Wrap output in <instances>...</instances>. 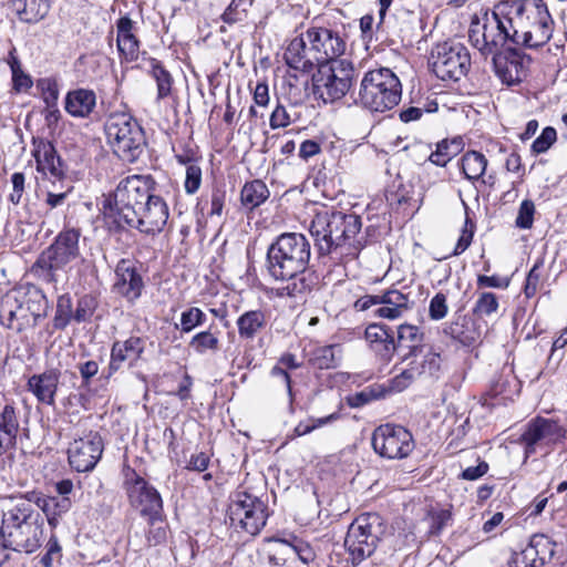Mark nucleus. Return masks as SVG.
<instances>
[{"mask_svg":"<svg viewBox=\"0 0 567 567\" xmlns=\"http://www.w3.org/2000/svg\"><path fill=\"white\" fill-rule=\"evenodd\" d=\"M310 256V243L300 233H284L269 245L266 258L269 276L275 280L289 281L278 289V297L297 298L318 285V276L308 269Z\"/></svg>","mask_w":567,"mask_h":567,"instance_id":"f257e3e1","label":"nucleus"},{"mask_svg":"<svg viewBox=\"0 0 567 567\" xmlns=\"http://www.w3.org/2000/svg\"><path fill=\"white\" fill-rule=\"evenodd\" d=\"M43 520L30 502L11 497L2 511L0 525V566L9 559V550L31 554L40 548Z\"/></svg>","mask_w":567,"mask_h":567,"instance_id":"f03ea898","label":"nucleus"},{"mask_svg":"<svg viewBox=\"0 0 567 567\" xmlns=\"http://www.w3.org/2000/svg\"><path fill=\"white\" fill-rule=\"evenodd\" d=\"M361 226V218L355 214L326 210L315 216L310 234L319 255H332L338 260L353 259L360 250L355 236Z\"/></svg>","mask_w":567,"mask_h":567,"instance_id":"7ed1b4c3","label":"nucleus"},{"mask_svg":"<svg viewBox=\"0 0 567 567\" xmlns=\"http://www.w3.org/2000/svg\"><path fill=\"white\" fill-rule=\"evenodd\" d=\"M48 308L47 297L35 286L11 289L0 299V324L28 340L45 319Z\"/></svg>","mask_w":567,"mask_h":567,"instance_id":"20e7f679","label":"nucleus"},{"mask_svg":"<svg viewBox=\"0 0 567 567\" xmlns=\"http://www.w3.org/2000/svg\"><path fill=\"white\" fill-rule=\"evenodd\" d=\"M506 3L514 44L536 49L551 39L554 20L543 0H506Z\"/></svg>","mask_w":567,"mask_h":567,"instance_id":"39448f33","label":"nucleus"},{"mask_svg":"<svg viewBox=\"0 0 567 567\" xmlns=\"http://www.w3.org/2000/svg\"><path fill=\"white\" fill-rule=\"evenodd\" d=\"M155 181L151 175H132L122 179L112 198L104 204V217L112 229H123L135 218L136 210L155 192Z\"/></svg>","mask_w":567,"mask_h":567,"instance_id":"423d86ee","label":"nucleus"},{"mask_svg":"<svg viewBox=\"0 0 567 567\" xmlns=\"http://www.w3.org/2000/svg\"><path fill=\"white\" fill-rule=\"evenodd\" d=\"M107 143L126 163H135L144 154L146 137L141 124L127 113H112L105 123Z\"/></svg>","mask_w":567,"mask_h":567,"instance_id":"0eeeda50","label":"nucleus"},{"mask_svg":"<svg viewBox=\"0 0 567 567\" xmlns=\"http://www.w3.org/2000/svg\"><path fill=\"white\" fill-rule=\"evenodd\" d=\"M402 96V85L389 68L368 71L361 80L359 97L371 112H386L396 106Z\"/></svg>","mask_w":567,"mask_h":567,"instance_id":"6e6552de","label":"nucleus"},{"mask_svg":"<svg viewBox=\"0 0 567 567\" xmlns=\"http://www.w3.org/2000/svg\"><path fill=\"white\" fill-rule=\"evenodd\" d=\"M81 231L65 228L45 248L32 266V272L47 284L58 282V271L80 256Z\"/></svg>","mask_w":567,"mask_h":567,"instance_id":"1a4fd4ad","label":"nucleus"},{"mask_svg":"<svg viewBox=\"0 0 567 567\" xmlns=\"http://www.w3.org/2000/svg\"><path fill=\"white\" fill-rule=\"evenodd\" d=\"M385 529L383 518L377 513H363L350 524L344 547L353 566L375 551Z\"/></svg>","mask_w":567,"mask_h":567,"instance_id":"9d476101","label":"nucleus"},{"mask_svg":"<svg viewBox=\"0 0 567 567\" xmlns=\"http://www.w3.org/2000/svg\"><path fill=\"white\" fill-rule=\"evenodd\" d=\"M354 72L353 63L347 59L318 64L311 79L313 94L324 103L341 100L353 84Z\"/></svg>","mask_w":567,"mask_h":567,"instance_id":"9b49d317","label":"nucleus"},{"mask_svg":"<svg viewBox=\"0 0 567 567\" xmlns=\"http://www.w3.org/2000/svg\"><path fill=\"white\" fill-rule=\"evenodd\" d=\"M230 525L251 536L258 535L266 526L267 506L257 496L245 491L235 492L227 509Z\"/></svg>","mask_w":567,"mask_h":567,"instance_id":"f8f14e48","label":"nucleus"},{"mask_svg":"<svg viewBox=\"0 0 567 567\" xmlns=\"http://www.w3.org/2000/svg\"><path fill=\"white\" fill-rule=\"evenodd\" d=\"M431 66L439 79L458 81L471 66V55L461 42L446 41L433 49Z\"/></svg>","mask_w":567,"mask_h":567,"instance_id":"ddd939ff","label":"nucleus"},{"mask_svg":"<svg viewBox=\"0 0 567 567\" xmlns=\"http://www.w3.org/2000/svg\"><path fill=\"white\" fill-rule=\"evenodd\" d=\"M124 488L130 505L151 524L162 518L163 499L159 492L135 471L125 475Z\"/></svg>","mask_w":567,"mask_h":567,"instance_id":"4468645a","label":"nucleus"},{"mask_svg":"<svg viewBox=\"0 0 567 567\" xmlns=\"http://www.w3.org/2000/svg\"><path fill=\"white\" fill-rule=\"evenodd\" d=\"M375 453L389 460H401L414 450L412 434L401 425L382 424L372 434Z\"/></svg>","mask_w":567,"mask_h":567,"instance_id":"2eb2a0df","label":"nucleus"},{"mask_svg":"<svg viewBox=\"0 0 567 567\" xmlns=\"http://www.w3.org/2000/svg\"><path fill=\"white\" fill-rule=\"evenodd\" d=\"M511 20L507 10V3L501 1L495 6L492 13L485 16L483 24V49L492 56L499 53V49L507 42H513Z\"/></svg>","mask_w":567,"mask_h":567,"instance_id":"dca6fc26","label":"nucleus"},{"mask_svg":"<svg viewBox=\"0 0 567 567\" xmlns=\"http://www.w3.org/2000/svg\"><path fill=\"white\" fill-rule=\"evenodd\" d=\"M103 450L102 436L97 432L90 431L70 443L69 463L76 472H90L96 466Z\"/></svg>","mask_w":567,"mask_h":567,"instance_id":"f3484780","label":"nucleus"},{"mask_svg":"<svg viewBox=\"0 0 567 567\" xmlns=\"http://www.w3.org/2000/svg\"><path fill=\"white\" fill-rule=\"evenodd\" d=\"M305 35L318 64H322L324 61L340 60L339 58L346 52V40L332 29L311 27L305 32Z\"/></svg>","mask_w":567,"mask_h":567,"instance_id":"a211bd4d","label":"nucleus"},{"mask_svg":"<svg viewBox=\"0 0 567 567\" xmlns=\"http://www.w3.org/2000/svg\"><path fill=\"white\" fill-rule=\"evenodd\" d=\"M136 217L126 223L127 227L136 228L144 234H155L163 230L168 219V207L164 199L153 193L142 207L136 210Z\"/></svg>","mask_w":567,"mask_h":567,"instance_id":"6ab92c4d","label":"nucleus"},{"mask_svg":"<svg viewBox=\"0 0 567 567\" xmlns=\"http://www.w3.org/2000/svg\"><path fill=\"white\" fill-rule=\"evenodd\" d=\"M564 436V431L557 422L538 417L528 423L520 441L525 445V454L528 457L537 447H548Z\"/></svg>","mask_w":567,"mask_h":567,"instance_id":"aec40b11","label":"nucleus"},{"mask_svg":"<svg viewBox=\"0 0 567 567\" xmlns=\"http://www.w3.org/2000/svg\"><path fill=\"white\" fill-rule=\"evenodd\" d=\"M143 288L144 282L135 262L131 259H121L115 267L114 292L134 302L141 297Z\"/></svg>","mask_w":567,"mask_h":567,"instance_id":"412c9836","label":"nucleus"},{"mask_svg":"<svg viewBox=\"0 0 567 567\" xmlns=\"http://www.w3.org/2000/svg\"><path fill=\"white\" fill-rule=\"evenodd\" d=\"M364 339L380 361L388 363L392 360L396 346L390 328L381 323H371L365 328Z\"/></svg>","mask_w":567,"mask_h":567,"instance_id":"4be33fe9","label":"nucleus"},{"mask_svg":"<svg viewBox=\"0 0 567 567\" xmlns=\"http://www.w3.org/2000/svg\"><path fill=\"white\" fill-rule=\"evenodd\" d=\"M32 156L37 163V171L44 175L61 178L64 174L62 161L56 155L53 144L41 137H32Z\"/></svg>","mask_w":567,"mask_h":567,"instance_id":"5701e85b","label":"nucleus"},{"mask_svg":"<svg viewBox=\"0 0 567 567\" xmlns=\"http://www.w3.org/2000/svg\"><path fill=\"white\" fill-rule=\"evenodd\" d=\"M60 375L61 373L56 369H48L42 373L33 374L28 380V390L40 403L52 406L55 404Z\"/></svg>","mask_w":567,"mask_h":567,"instance_id":"b1692460","label":"nucleus"},{"mask_svg":"<svg viewBox=\"0 0 567 567\" xmlns=\"http://www.w3.org/2000/svg\"><path fill=\"white\" fill-rule=\"evenodd\" d=\"M144 349L145 341L140 337L132 336L124 341H115L111 349L110 373L118 371L124 362L133 365L141 359Z\"/></svg>","mask_w":567,"mask_h":567,"instance_id":"393cba45","label":"nucleus"},{"mask_svg":"<svg viewBox=\"0 0 567 567\" xmlns=\"http://www.w3.org/2000/svg\"><path fill=\"white\" fill-rule=\"evenodd\" d=\"M20 432V411L13 404H6L0 411V456L16 450Z\"/></svg>","mask_w":567,"mask_h":567,"instance_id":"a878e982","label":"nucleus"},{"mask_svg":"<svg viewBox=\"0 0 567 567\" xmlns=\"http://www.w3.org/2000/svg\"><path fill=\"white\" fill-rule=\"evenodd\" d=\"M307 42L305 33L296 37L289 42L284 53L289 68L305 73L311 72L315 65L318 66V60L311 52V45L307 48Z\"/></svg>","mask_w":567,"mask_h":567,"instance_id":"bb28decb","label":"nucleus"},{"mask_svg":"<svg viewBox=\"0 0 567 567\" xmlns=\"http://www.w3.org/2000/svg\"><path fill=\"white\" fill-rule=\"evenodd\" d=\"M492 61L496 74L504 83L512 85L522 81L524 62L516 50L496 53L492 56Z\"/></svg>","mask_w":567,"mask_h":567,"instance_id":"cd10ccee","label":"nucleus"},{"mask_svg":"<svg viewBox=\"0 0 567 567\" xmlns=\"http://www.w3.org/2000/svg\"><path fill=\"white\" fill-rule=\"evenodd\" d=\"M116 44L118 52L128 62L135 61L140 52V40L137 39L136 23L128 17H121L116 21Z\"/></svg>","mask_w":567,"mask_h":567,"instance_id":"c85d7f7f","label":"nucleus"},{"mask_svg":"<svg viewBox=\"0 0 567 567\" xmlns=\"http://www.w3.org/2000/svg\"><path fill=\"white\" fill-rule=\"evenodd\" d=\"M22 497L28 499L32 506L35 505L40 508L45 514L49 525L53 527L58 524V518L69 512L72 505L69 497L59 499L56 497L44 496L42 493L35 491L28 492L22 495Z\"/></svg>","mask_w":567,"mask_h":567,"instance_id":"c756f323","label":"nucleus"},{"mask_svg":"<svg viewBox=\"0 0 567 567\" xmlns=\"http://www.w3.org/2000/svg\"><path fill=\"white\" fill-rule=\"evenodd\" d=\"M396 350H406L402 360H409L412 357H417L424 350V332L414 324L402 323L396 329Z\"/></svg>","mask_w":567,"mask_h":567,"instance_id":"7c9ffc66","label":"nucleus"},{"mask_svg":"<svg viewBox=\"0 0 567 567\" xmlns=\"http://www.w3.org/2000/svg\"><path fill=\"white\" fill-rule=\"evenodd\" d=\"M270 313L255 309L243 312L236 320L238 336L241 340L251 341L268 326Z\"/></svg>","mask_w":567,"mask_h":567,"instance_id":"2f4dec72","label":"nucleus"},{"mask_svg":"<svg viewBox=\"0 0 567 567\" xmlns=\"http://www.w3.org/2000/svg\"><path fill=\"white\" fill-rule=\"evenodd\" d=\"M411 305L412 302L408 295L399 290H388L380 295V307L375 309L374 315L380 318L394 320L402 317L411 308Z\"/></svg>","mask_w":567,"mask_h":567,"instance_id":"473e14b6","label":"nucleus"},{"mask_svg":"<svg viewBox=\"0 0 567 567\" xmlns=\"http://www.w3.org/2000/svg\"><path fill=\"white\" fill-rule=\"evenodd\" d=\"M444 333L465 347L476 343L482 336L481 328L466 316H460L444 328Z\"/></svg>","mask_w":567,"mask_h":567,"instance_id":"72a5a7b5","label":"nucleus"},{"mask_svg":"<svg viewBox=\"0 0 567 567\" xmlns=\"http://www.w3.org/2000/svg\"><path fill=\"white\" fill-rule=\"evenodd\" d=\"M96 105V95L92 90L76 89L68 92L64 109L73 117L85 118Z\"/></svg>","mask_w":567,"mask_h":567,"instance_id":"f704fd0d","label":"nucleus"},{"mask_svg":"<svg viewBox=\"0 0 567 567\" xmlns=\"http://www.w3.org/2000/svg\"><path fill=\"white\" fill-rule=\"evenodd\" d=\"M52 2L53 0H12V8L21 22L37 24L49 14Z\"/></svg>","mask_w":567,"mask_h":567,"instance_id":"c9c22d12","label":"nucleus"},{"mask_svg":"<svg viewBox=\"0 0 567 567\" xmlns=\"http://www.w3.org/2000/svg\"><path fill=\"white\" fill-rule=\"evenodd\" d=\"M269 195L267 185L260 179H254L243 186L240 200L245 208L252 210L264 204Z\"/></svg>","mask_w":567,"mask_h":567,"instance_id":"e433bc0d","label":"nucleus"},{"mask_svg":"<svg viewBox=\"0 0 567 567\" xmlns=\"http://www.w3.org/2000/svg\"><path fill=\"white\" fill-rule=\"evenodd\" d=\"M487 167L486 157L476 151L466 152L461 158L462 172L468 181H478Z\"/></svg>","mask_w":567,"mask_h":567,"instance_id":"4c0bfd02","label":"nucleus"},{"mask_svg":"<svg viewBox=\"0 0 567 567\" xmlns=\"http://www.w3.org/2000/svg\"><path fill=\"white\" fill-rule=\"evenodd\" d=\"M148 72L156 82V99L159 101L168 97L172 93V86L174 82L172 74L164 68L161 61L153 58L150 59Z\"/></svg>","mask_w":567,"mask_h":567,"instance_id":"58836bf2","label":"nucleus"},{"mask_svg":"<svg viewBox=\"0 0 567 567\" xmlns=\"http://www.w3.org/2000/svg\"><path fill=\"white\" fill-rule=\"evenodd\" d=\"M341 360V348L339 344H329L317 348L312 352L311 362L320 370L336 368Z\"/></svg>","mask_w":567,"mask_h":567,"instance_id":"ea45409f","label":"nucleus"},{"mask_svg":"<svg viewBox=\"0 0 567 567\" xmlns=\"http://www.w3.org/2000/svg\"><path fill=\"white\" fill-rule=\"evenodd\" d=\"M463 147L461 138L452 141H441L436 144V150L431 153L429 159L436 166L444 167L454 156H456Z\"/></svg>","mask_w":567,"mask_h":567,"instance_id":"a19ab883","label":"nucleus"},{"mask_svg":"<svg viewBox=\"0 0 567 567\" xmlns=\"http://www.w3.org/2000/svg\"><path fill=\"white\" fill-rule=\"evenodd\" d=\"M426 520L429 523L431 535L441 534L446 527L452 525V505H447L445 507H431L427 512Z\"/></svg>","mask_w":567,"mask_h":567,"instance_id":"79ce46f5","label":"nucleus"},{"mask_svg":"<svg viewBox=\"0 0 567 567\" xmlns=\"http://www.w3.org/2000/svg\"><path fill=\"white\" fill-rule=\"evenodd\" d=\"M214 323L207 330L193 336L189 341V348L198 354H205L207 351L216 352L219 349L218 331H213Z\"/></svg>","mask_w":567,"mask_h":567,"instance_id":"37998d69","label":"nucleus"},{"mask_svg":"<svg viewBox=\"0 0 567 567\" xmlns=\"http://www.w3.org/2000/svg\"><path fill=\"white\" fill-rule=\"evenodd\" d=\"M528 546L533 548L536 558L544 566L555 555L556 543L545 534H535L530 537Z\"/></svg>","mask_w":567,"mask_h":567,"instance_id":"c03bdc74","label":"nucleus"},{"mask_svg":"<svg viewBox=\"0 0 567 567\" xmlns=\"http://www.w3.org/2000/svg\"><path fill=\"white\" fill-rule=\"evenodd\" d=\"M420 377L439 378L441 371L442 358L440 353L429 350L422 353V360L412 361Z\"/></svg>","mask_w":567,"mask_h":567,"instance_id":"a18cd8bd","label":"nucleus"},{"mask_svg":"<svg viewBox=\"0 0 567 567\" xmlns=\"http://www.w3.org/2000/svg\"><path fill=\"white\" fill-rule=\"evenodd\" d=\"M62 558V548L55 536L48 540L44 553L34 557L37 567H55Z\"/></svg>","mask_w":567,"mask_h":567,"instance_id":"49530a36","label":"nucleus"},{"mask_svg":"<svg viewBox=\"0 0 567 567\" xmlns=\"http://www.w3.org/2000/svg\"><path fill=\"white\" fill-rule=\"evenodd\" d=\"M37 87L47 105V109H52V114H59L58 100H59V85L52 78L39 79Z\"/></svg>","mask_w":567,"mask_h":567,"instance_id":"de8ad7c7","label":"nucleus"},{"mask_svg":"<svg viewBox=\"0 0 567 567\" xmlns=\"http://www.w3.org/2000/svg\"><path fill=\"white\" fill-rule=\"evenodd\" d=\"M499 308L498 298L493 292H481L473 307V315L477 318L492 317Z\"/></svg>","mask_w":567,"mask_h":567,"instance_id":"09e8293b","label":"nucleus"},{"mask_svg":"<svg viewBox=\"0 0 567 567\" xmlns=\"http://www.w3.org/2000/svg\"><path fill=\"white\" fill-rule=\"evenodd\" d=\"M72 320H74V311L72 309L71 297L69 295H62L56 302L53 324L56 329L63 330Z\"/></svg>","mask_w":567,"mask_h":567,"instance_id":"8fccbe9b","label":"nucleus"},{"mask_svg":"<svg viewBox=\"0 0 567 567\" xmlns=\"http://www.w3.org/2000/svg\"><path fill=\"white\" fill-rule=\"evenodd\" d=\"M251 4V0H231L221 14V20L227 24L244 21L247 18L248 9Z\"/></svg>","mask_w":567,"mask_h":567,"instance_id":"3c124183","label":"nucleus"},{"mask_svg":"<svg viewBox=\"0 0 567 567\" xmlns=\"http://www.w3.org/2000/svg\"><path fill=\"white\" fill-rule=\"evenodd\" d=\"M206 319L207 316L202 309L190 307L181 315V331L183 333H189L194 329L203 326Z\"/></svg>","mask_w":567,"mask_h":567,"instance_id":"603ef678","label":"nucleus"},{"mask_svg":"<svg viewBox=\"0 0 567 567\" xmlns=\"http://www.w3.org/2000/svg\"><path fill=\"white\" fill-rule=\"evenodd\" d=\"M96 307L97 301L95 297H93L92 295L87 293L80 297L76 302V308L74 310V321L81 323L90 320Z\"/></svg>","mask_w":567,"mask_h":567,"instance_id":"864d4df0","label":"nucleus"},{"mask_svg":"<svg viewBox=\"0 0 567 567\" xmlns=\"http://www.w3.org/2000/svg\"><path fill=\"white\" fill-rule=\"evenodd\" d=\"M338 419H339L338 413H331L323 417H318V419L311 417L307 421H301L297 424V426L293 430L295 435L296 436L306 435L308 433H311L313 430L321 427L323 425H327Z\"/></svg>","mask_w":567,"mask_h":567,"instance_id":"5fc2aeb1","label":"nucleus"},{"mask_svg":"<svg viewBox=\"0 0 567 567\" xmlns=\"http://www.w3.org/2000/svg\"><path fill=\"white\" fill-rule=\"evenodd\" d=\"M535 204L530 199H524L518 208L515 225L519 229H530L534 223Z\"/></svg>","mask_w":567,"mask_h":567,"instance_id":"6e6d98bb","label":"nucleus"},{"mask_svg":"<svg viewBox=\"0 0 567 567\" xmlns=\"http://www.w3.org/2000/svg\"><path fill=\"white\" fill-rule=\"evenodd\" d=\"M509 567H543L528 545L519 553H514L508 561Z\"/></svg>","mask_w":567,"mask_h":567,"instance_id":"4d7b16f0","label":"nucleus"},{"mask_svg":"<svg viewBox=\"0 0 567 567\" xmlns=\"http://www.w3.org/2000/svg\"><path fill=\"white\" fill-rule=\"evenodd\" d=\"M12 72V83L13 89L17 92H27L32 86V80L29 74H27L18 60H13L10 64Z\"/></svg>","mask_w":567,"mask_h":567,"instance_id":"13d9d810","label":"nucleus"},{"mask_svg":"<svg viewBox=\"0 0 567 567\" xmlns=\"http://www.w3.org/2000/svg\"><path fill=\"white\" fill-rule=\"evenodd\" d=\"M416 378H420V372L416 371L413 362L411 361L409 368L403 370L400 374L394 377L391 381L392 389L395 391H403L406 389Z\"/></svg>","mask_w":567,"mask_h":567,"instance_id":"bf43d9fd","label":"nucleus"},{"mask_svg":"<svg viewBox=\"0 0 567 567\" xmlns=\"http://www.w3.org/2000/svg\"><path fill=\"white\" fill-rule=\"evenodd\" d=\"M557 133L551 126L543 130L542 134L533 142L532 151L536 154L545 153L556 141Z\"/></svg>","mask_w":567,"mask_h":567,"instance_id":"052dcab7","label":"nucleus"},{"mask_svg":"<svg viewBox=\"0 0 567 567\" xmlns=\"http://www.w3.org/2000/svg\"><path fill=\"white\" fill-rule=\"evenodd\" d=\"M202 184V168L197 164L186 166L185 192L189 195L195 194Z\"/></svg>","mask_w":567,"mask_h":567,"instance_id":"680f3d73","label":"nucleus"},{"mask_svg":"<svg viewBox=\"0 0 567 567\" xmlns=\"http://www.w3.org/2000/svg\"><path fill=\"white\" fill-rule=\"evenodd\" d=\"M449 311L446 296L442 292L436 293L430 301L429 316L432 320L443 319Z\"/></svg>","mask_w":567,"mask_h":567,"instance_id":"e2e57ef3","label":"nucleus"},{"mask_svg":"<svg viewBox=\"0 0 567 567\" xmlns=\"http://www.w3.org/2000/svg\"><path fill=\"white\" fill-rule=\"evenodd\" d=\"M473 228V223L470 220L468 216H466L464 228L453 251L454 256L461 255L468 248L474 235Z\"/></svg>","mask_w":567,"mask_h":567,"instance_id":"0e129e2a","label":"nucleus"},{"mask_svg":"<svg viewBox=\"0 0 567 567\" xmlns=\"http://www.w3.org/2000/svg\"><path fill=\"white\" fill-rule=\"evenodd\" d=\"M379 396V393L373 388H364L362 391L354 393L353 395L349 396L348 403L352 408H361L368 403H370L372 400L377 399Z\"/></svg>","mask_w":567,"mask_h":567,"instance_id":"69168bd1","label":"nucleus"},{"mask_svg":"<svg viewBox=\"0 0 567 567\" xmlns=\"http://www.w3.org/2000/svg\"><path fill=\"white\" fill-rule=\"evenodd\" d=\"M226 202V190L221 187H214L210 194L209 216H220Z\"/></svg>","mask_w":567,"mask_h":567,"instance_id":"338daca9","label":"nucleus"},{"mask_svg":"<svg viewBox=\"0 0 567 567\" xmlns=\"http://www.w3.org/2000/svg\"><path fill=\"white\" fill-rule=\"evenodd\" d=\"M11 183H12V192L9 195V200L13 205L20 204L23 193H24V183H25V176L23 173L17 172L13 173L11 176Z\"/></svg>","mask_w":567,"mask_h":567,"instance_id":"774afa93","label":"nucleus"}]
</instances>
